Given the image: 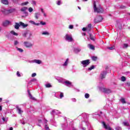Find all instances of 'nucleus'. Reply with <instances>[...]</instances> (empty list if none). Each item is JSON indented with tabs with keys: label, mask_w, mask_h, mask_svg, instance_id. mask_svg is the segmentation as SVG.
<instances>
[{
	"label": "nucleus",
	"mask_w": 130,
	"mask_h": 130,
	"mask_svg": "<svg viewBox=\"0 0 130 130\" xmlns=\"http://www.w3.org/2000/svg\"><path fill=\"white\" fill-rule=\"evenodd\" d=\"M87 31V28H86V27H83V28H82V31Z\"/></svg>",
	"instance_id": "59"
},
{
	"label": "nucleus",
	"mask_w": 130,
	"mask_h": 130,
	"mask_svg": "<svg viewBox=\"0 0 130 130\" xmlns=\"http://www.w3.org/2000/svg\"><path fill=\"white\" fill-rule=\"evenodd\" d=\"M63 85L67 86V87H73V83L69 80H65Z\"/></svg>",
	"instance_id": "8"
},
{
	"label": "nucleus",
	"mask_w": 130,
	"mask_h": 130,
	"mask_svg": "<svg viewBox=\"0 0 130 130\" xmlns=\"http://www.w3.org/2000/svg\"><path fill=\"white\" fill-rule=\"evenodd\" d=\"M10 21L9 20H6L3 22V26L4 27H7V26H9L10 25Z\"/></svg>",
	"instance_id": "22"
},
{
	"label": "nucleus",
	"mask_w": 130,
	"mask_h": 130,
	"mask_svg": "<svg viewBox=\"0 0 130 130\" xmlns=\"http://www.w3.org/2000/svg\"><path fill=\"white\" fill-rule=\"evenodd\" d=\"M30 83H37V79L36 78H34L30 80L29 84Z\"/></svg>",
	"instance_id": "30"
},
{
	"label": "nucleus",
	"mask_w": 130,
	"mask_h": 130,
	"mask_svg": "<svg viewBox=\"0 0 130 130\" xmlns=\"http://www.w3.org/2000/svg\"><path fill=\"white\" fill-rule=\"evenodd\" d=\"M2 119H3V121H7V120H6V119L5 118V117H3V118H2Z\"/></svg>",
	"instance_id": "60"
},
{
	"label": "nucleus",
	"mask_w": 130,
	"mask_h": 130,
	"mask_svg": "<svg viewBox=\"0 0 130 130\" xmlns=\"http://www.w3.org/2000/svg\"><path fill=\"white\" fill-rule=\"evenodd\" d=\"M39 16H40V14H39V13H35V17L36 19H37V20H38V18H39Z\"/></svg>",
	"instance_id": "32"
},
{
	"label": "nucleus",
	"mask_w": 130,
	"mask_h": 130,
	"mask_svg": "<svg viewBox=\"0 0 130 130\" xmlns=\"http://www.w3.org/2000/svg\"><path fill=\"white\" fill-rule=\"evenodd\" d=\"M20 122L21 123H22V124H25V122L24 121L22 122V120H20Z\"/></svg>",
	"instance_id": "61"
},
{
	"label": "nucleus",
	"mask_w": 130,
	"mask_h": 130,
	"mask_svg": "<svg viewBox=\"0 0 130 130\" xmlns=\"http://www.w3.org/2000/svg\"><path fill=\"white\" fill-rule=\"evenodd\" d=\"M11 34H12V35H14L15 36H18V34L15 32L14 30H12L10 32Z\"/></svg>",
	"instance_id": "33"
},
{
	"label": "nucleus",
	"mask_w": 130,
	"mask_h": 130,
	"mask_svg": "<svg viewBox=\"0 0 130 130\" xmlns=\"http://www.w3.org/2000/svg\"><path fill=\"white\" fill-rule=\"evenodd\" d=\"M51 114L52 115H57V114H60V112L57 110H54L52 111Z\"/></svg>",
	"instance_id": "15"
},
{
	"label": "nucleus",
	"mask_w": 130,
	"mask_h": 130,
	"mask_svg": "<svg viewBox=\"0 0 130 130\" xmlns=\"http://www.w3.org/2000/svg\"><path fill=\"white\" fill-rule=\"evenodd\" d=\"M89 37L91 40H92V41H94V40H95V37L94 36H92V34H89Z\"/></svg>",
	"instance_id": "31"
},
{
	"label": "nucleus",
	"mask_w": 130,
	"mask_h": 130,
	"mask_svg": "<svg viewBox=\"0 0 130 130\" xmlns=\"http://www.w3.org/2000/svg\"><path fill=\"white\" fill-rule=\"evenodd\" d=\"M69 29H73L74 28V26L73 25H70L69 26Z\"/></svg>",
	"instance_id": "55"
},
{
	"label": "nucleus",
	"mask_w": 130,
	"mask_h": 130,
	"mask_svg": "<svg viewBox=\"0 0 130 130\" xmlns=\"http://www.w3.org/2000/svg\"><path fill=\"white\" fill-rule=\"evenodd\" d=\"M28 12H29V13H32V12H33V8H32V7L29 8Z\"/></svg>",
	"instance_id": "47"
},
{
	"label": "nucleus",
	"mask_w": 130,
	"mask_h": 130,
	"mask_svg": "<svg viewBox=\"0 0 130 130\" xmlns=\"http://www.w3.org/2000/svg\"><path fill=\"white\" fill-rule=\"evenodd\" d=\"M85 125H87V126H89V122H86V120L82 121L80 126L82 128L83 130H86V128L84 127Z\"/></svg>",
	"instance_id": "9"
},
{
	"label": "nucleus",
	"mask_w": 130,
	"mask_h": 130,
	"mask_svg": "<svg viewBox=\"0 0 130 130\" xmlns=\"http://www.w3.org/2000/svg\"><path fill=\"white\" fill-rule=\"evenodd\" d=\"M94 68L95 67H94V66H92L91 67L88 68V71H92V70L94 69Z\"/></svg>",
	"instance_id": "46"
},
{
	"label": "nucleus",
	"mask_w": 130,
	"mask_h": 130,
	"mask_svg": "<svg viewBox=\"0 0 130 130\" xmlns=\"http://www.w3.org/2000/svg\"><path fill=\"white\" fill-rule=\"evenodd\" d=\"M16 75L17 77H21V74H20V72L19 71L17 72Z\"/></svg>",
	"instance_id": "52"
},
{
	"label": "nucleus",
	"mask_w": 130,
	"mask_h": 130,
	"mask_svg": "<svg viewBox=\"0 0 130 130\" xmlns=\"http://www.w3.org/2000/svg\"><path fill=\"white\" fill-rule=\"evenodd\" d=\"M124 8H125V7L124 6H121V9H124Z\"/></svg>",
	"instance_id": "63"
},
{
	"label": "nucleus",
	"mask_w": 130,
	"mask_h": 130,
	"mask_svg": "<svg viewBox=\"0 0 130 130\" xmlns=\"http://www.w3.org/2000/svg\"><path fill=\"white\" fill-rule=\"evenodd\" d=\"M36 75H37L36 73H32V74H31V77H32V78H34V77H36Z\"/></svg>",
	"instance_id": "54"
},
{
	"label": "nucleus",
	"mask_w": 130,
	"mask_h": 130,
	"mask_svg": "<svg viewBox=\"0 0 130 130\" xmlns=\"http://www.w3.org/2000/svg\"><path fill=\"white\" fill-rule=\"evenodd\" d=\"M69 62H70V59L69 58H67L63 63L62 64V67H63V68H67L69 65Z\"/></svg>",
	"instance_id": "13"
},
{
	"label": "nucleus",
	"mask_w": 130,
	"mask_h": 130,
	"mask_svg": "<svg viewBox=\"0 0 130 130\" xmlns=\"http://www.w3.org/2000/svg\"><path fill=\"white\" fill-rule=\"evenodd\" d=\"M46 88H50V87H51V85H50V84H46Z\"/></svg>",
	"instance_id": "51"
},
{
	"label": "nucleus",
	"mask_w": 130,
	"mask_h": 130,
	"mask_svg": "<svg viewBox=\"0 0 130 130\" xmlns=\"http://www.w3.org/2000/svg\"><path fill=\"white\" fill-rule=\"evenodd\" d=\"M47 121H48L47 120H46V119L44 120L45 123H47Z\"/></svg>",
	"instance_id": "62"
},
{
	"label": "nucleus",
	"mask_w": 130,
	"mask_h": 130,
	"mask_svg": "<svg viewBox=\"0 0 130 130\" xmlns=\"http://www.w3.org/2000/svg\"><path fill=\"white\" fill-rule=\"evenodd\" d=\"M87 46L88 48H89V49H91L92 50H95V46H94V45L91 44H89Z\"/></svg>",
	"instance_id": "20"
},
{
	"label": "nucleus",
	"mask_w": 130,
	"mask_h": 130,
	"mask_svg": "<svg viewBox=\"0 0 130 130\" xmlns=\"http://www.w3.org/2000/svg\"><path fill=\"white\" fill-rule=\"evenodd\" d=\"M102 124H103L104 128L107 130H113V129L110 127V126L108 124H106L105 122H102Z\"/></svg>",
	"instance_id": "11"
},
{
	"label": "nucleus",
	"mask_w": 130,
	"mask_h": 130,
	"mask_svg": "<svg viewBox=\"0 0 130 130\" xmlns=\"http://www.w3.org/2000/svg\"><path fill=\"white\" fill-rule=\"evenodd\" d=\"M128 47V45L127 44H124L123 45V48H127Z\"/></svg>",
	"instance_id": "40"
},
{
	"label": "nucleus",
	"mask_w": 130,
	"mask_h": 130,
	"mask_svg": "<svg viewBox=\"0 0 130 130\" xmlns=\"http://www.w3.org/2000/svg\"><path fill=\"white\" fill-rule=\"evenodd\" d=\"M60 95H59V99H62V98H63V92H60Z\"/></svg>",
	"instance_id": "34"
},
{
	"label": "nucleus",
	"mask_w": 130,
	"mask_h": 130,
	"mask_svg": "<svg viewBox=\"0 0 130 130\" xmlns=\"http://www.w3.org/2000/svg\"><path fill=\"white\" fill-rule=\"evenodd\" d=\"M20 23H18V22H16L15 23V26H14V28H15V29H19V28H20Z\"/></svg>",
	"instance_id": "25"
},
{
	"label": "nucleus",
	"mask_w": 130,
	"mask_h": 130,
	"mask_svg": "<svg viewBox=\"0 0 130 130\" xmlns=\"http://www.w3.org/2000/svg\"><path fill=\"white\" fill-rule=\"evenodd\" d=\"M84 96L85 98H86V99H88L89 97H90V95L88 93H85Z\"/></svg>",
	"instance_id": "41"
},
{
	"label": "nucleus",
	"mask_w": 130,
	"mask_h": 130,
	"mask_svg": "<svg viewBox=\"0 0 130 130\" xmlns=\"http://www.w3.org/2000/svg\"><path fill=\"white\" fill-rule=\"evenodd\" d=\"M2 4H4V5H8L9 4V1L8 0H2L1 1Z\"/></svg>",
	"instance_id": "29"
},
{
	"label": "nucleus",
	"mask_w": 130,
	"mask_h": 130,
	"mask_svg": "<svg viewBox=\"0 0 130 130\" xmlns=\"http://www.w3.org/2000/svg\"><path fill=\"white\" fill-rule=\"evenodd\" d=\"M29 4V2H26L21 4V6H27Z\"/></svg>",
	"instance_id": "43"
},
{
	"label": "nucleus",
	"mask_w": 130,
	"mask_h": 130,
	"mask_svg": "<svg viewBox=\"0 0 130 130\" xmlns=\"http://www.w3.org/2000/svg\"><path fill=\"white\" fill-rule=\"evenodd\" d=\"M91 27H92V24H89L88 25V26L86 27L87 32H89L90 31V30H91Z\"/></svg>",
	"instance_id": "27"
},
{
	"label": "nucleus",
	"mask_w": 130,
	"mask_h": 130,
	"mask_svg": "<svg viewBox=\"0 0 130 130\" xmlns=\"http://www.w3.org/2000/svg\"><path fill=\"white\" fill-rule=\"evenodd\" d=\"M108 49H109L110 50H113V49H115V47L112 46L110 47H108Z\"/></svg>",
	"instance_id": "39"
},
{
	"label": "nucleus",
	"mask_w": 130,
	"mask_h": 130,
	"mask_svg": "<svg viewBox=\"0 0 130 130\" xmlns=\"http://www.w3.org/2000/svg\"><path fill=\"white\" fill-rule=\"evenodd\" d=\"M60 4H61L60 1H57L56 2V4L57 5V6H60Z\"/></svg>",
	"instance_id": "49"
},
{
	"label": "nucleus",
	"mask_w": 130,
	"mask_h": 130,
	"mask_svg": "<svg viewBox=\"0 0 130 130\" xmlns=\"http://www.w3.org/2000/svg\"><path fill=\"white\" fill-rule=\"evenodd\" d=\"M28 62H29V63H37V64H41V63H42V61L39 59H34L28 60Z\"/></svg>",
	"instance_id": "5"
},
{
	"label": "nucleus",
	"mask_w": 130,
	"mask_h": 130,
	"mask_svg": "<svg viewBox=\"0 0 130 130\" xmlns=\"http://www.w3.org/2000/svg\"><path fill=\"white\" fill-rule=\"evenodd\" d=\"M98 87L100 91H101V92L106 93L107 94H109V93H111V90H110V89H107L103 86H99Z\"/></svg>",
	"instance_id": "3"
},
{
	"label": "nucleus",
	"mask_w": 130,
	"mask_h": 130,
	"mask_svg": "<svg viewBox=\"0 0 130 130\" xmlns=\"http://www.w3.org/2000/svg\"><path fill=\"white\" fill-rule=\"evenodd\" d=\"M31 4H32L34 6H36V1H31Z\"/></svg>",
	"instance_id": "50"
},
{
	"label": "nucleus",
	"mask_w": 130,
	"mask_h": 130,
	"mask_svg": "<svg viewBox=\"0 0 130 130\" xmlns=\"http://www.w3.org/2000/svg\"><path fill=\"white\" fill-rule=\"evenodd\" d=\"M121 127H119V126H117L116 127V130H121Z\"/></svg>",
	"instance_id": "56"
},
{
	"label": "nucleus",
	"mask_w": 130,
	"mask_h": 130,
	"mask_svg": "<svg viewBox=\"0 0 130 130\" xmlns=\"http://www.w3.org/2000/svg\"><path fill=\"white\" fill-rule=\"evenodd\" d=\"M7 10L3 9L1 10V12H2V13H4L5 15H7Z\"/></svg>",
	"instance_id": "37"
},
{
	"label": "nucleus",
	"mask_w": 130,
	"mask_h": 130,
	"mask_svg": "<svg viewBox=\"0 0 130 130\" xmlns=\"http://www.w3.org/2000/svg\"><path fill=\"white\" fill-rule=\"evenodd\" d=\"M64 38L66 41H68V42H73L74 39H73V36L71 34H67Z\"/></svg>",
	"instance_id": "2"
},
{
	"label": "nucleus",
	"mask_w": 130,
	"mask_h": 130,
	"mask_svg": "<svg viewBox=\"0 0 130 130\" xmlns=\"http://www.w3.org/2000/svg\"><path fill=\"white\" fill-rule=\"evenodd\" d=\"M91 59L94 61H96V60H97L98 57L96 56H92L91 57Z\"/></svg>",
	"instance_id": "38"
},
{
	"label": "nucleus",
	"mask_w": 130,
	"mask_h": 130,
	"mask_svg": "<svg viewBox=\"0 0 130 130\" xmlns=\"http://www.w3.org/2000/svg\"><path fill=\"white\" fill-rule=\"evenodd\" d=\"M107 74V72L106 71H103L101 73L100 78L102 79V80H103L106 77V75Z\"/></svg>",
	"instance_id": "14"
},
{
	"label": "nucleus",
	"mask_w": 130,
	"mask_h": 130,
	"mask_svg": "<svg viewBox=\"0 0 130 130\" xmlns=\"http://www.w3.org/2000/svg\"><path fill=\"white\" fill-rule=\"evenodd\" d=\"M102 16H98L94 19V23H100L102 21Z\"/></svg>",
	"instance_id": "12"
},
{
	"label": "nucleus",
	"mask_w": 130,
	"mask_h": 130,
	"mask_svg": "<svg viewBox=\"0 0 130 130\" xmlns=\"http://www.w3.org/2000/svg\"><path fill=\"white\" fill-rule=\"evenodd\" d=\"M42 35H45L46 36H48L49 35V32L47 31H43L41 33Z\"/></svg>",
	"instance_id": "24"
},
{
	"label": "nucleus",
	"mask_w": 130,
	"mask_h": 130,
	"mask_svg": "<svg viewBox=\"0 0 130 130\" xmlns=\"http://www.w3.org/2000/svg\"><path fill=\"white\" fill-rule=\"evenodd\" d=\"M123 124L124 125H125V126H128V125H129V123H128L127 122H123Z\"/></svg>",
	"instance_id": "36"
},
{
	"label": "nucleus",
	"mask_w": 130,
	"mask_h": 130,
	"mask_svg": "<svg viewBox=\"0 0 130 130\" xmlns=\"http://www.w3.org/2000/svg\"><path fill=\"white\" fill-rule=\"evenodd\" d=\"M40 10L42 14H43V17H44L45 18H46V17H47V14L45 13V11H44V10H43V9L42 8H40Z\"/></svg>",
	"instance_id": "19"
},
{
	"label": "nucleus",
	"mask_w": 130,
	"mask_h": 130,
	"mask_svg": "<svg viewBox=\"0 0 130 130\" xmlns=\"http://www.w3.org/2000/svg\"><path fill=\"white\" fill-rule=\"evenodd\" d=\"M24 46L25 47H26V48H32L33 47V43L28 42V41H25L23 42Z\"/></svg>",
	"instance_id": "4"
},
{
	"label": "nucleus",
	"mask_w": 130,
	"mask_h": 130,
	"mask_svg": "<svg viewBox=\"0 0 130 130\" xmlns=\"http://www.w3.org/2000/svg\"><path fill=\"white\" fill-rule=\"evenodd\" d=\"M19 44V42L18 41H14V45H18Z\"/></svg>",
	"instance_id": "53"
},
{
	"label": "nucleus",
	"mask_w": 130,
	"mask_h": 130,
	"mask_svg": "<svg viewBox=\"0 0 130 130\" xmlns=\"http://www.w3.org/2000/svg\"><path fill=\"white\" fill-rule=\"evenodd\" d=\"M23 37L27 38V39H30L31 36H32V33L30 31H26L23 34Z\"/></svg>",
	"instance_id": "7"
},
{
	"label": "nucleus",
	"mask_w": 130,
	"mask_h": 130,
	"mask_svg": "<svg viewBox=\"0 0 130 130\" xmlns=\"http://www.w3.org/2000/svg\"><path fill=\"white\" fill-rule=\"evenodd\" d=\"M27 10H28V8L23 7L21 9L20 11H21V12H24V13L26 14V15L27 16L28 13L26 12V11H27Z\"/></svg>",
	"instance_id": "18"
},
{
	"label": "nucleus",
	"mask_w": 130,
	"mask_h": 130,
	"mask_svg": "<svg viewBox=\"0 0 130 130\" xmlns=\"http://www.w3.org/2000/svg\"><path fill=\"white\" fill-rule=\"evenodd\" d=\"M45 127L46 129L49 130V127L47 126V125H45Z\"/></svg>",
	"instance_id": "58"
},
{
	"label": "nucleus",
	"mask_w": 130,
	"mask_h": 130,
	"mask_svg": "<svg viewBox=\"0 0 130 130\" xmlns=\"http://www.w3.org/2000/svg\"><path fill=\"white\" fill-rule=\"evenodd\" d=\"M71 100L73 102H76L77 101V100L75 98L72 99Z\"/></svg>",
	"instance_id": "57"
},
{
	"label": "nucleus",
	"mask_w": 130,
	"mask_h": 130,
	"mask_svg": "<svg viewBox=\"0 0 130 130\" xmlns=\"http://www.w3.org/2000/svg\"><path fill=\"white\" fill-rule=\"evenodd\" d=\"M40 24L41 25H43V26H45V25H46V22L44 21H41Z\"/></svg>",
	"instance_id": "45"
},
{
	"label": "nucleus",
	"mask_w": 130,
	"mask_h": 130,
	"mask_svg": "<svg viewBox=\"0 0 130 130\" xmlns=\"http://www.w3.org/2000/svg\"><path fill=\"white\" fill-rule=\"evenodd\" d=\"M16 50L17 51H19V52H23L24 51V50L22 48H18V47H16Z\"/></svg>",
	"instance_id": "28"
},
{
	"label": "nucleus",
	"mask_w": 130,
	"mask_h": 130,
	"mask_svg": "<svg viewBox=\"0 0 130 130\" xmlns=\"http://www.w3.org/2000/svg\"><path fill=\"white\" fill-rule=\"evenodd\" d=\"M120 101L121 103H122V104H125V103H126V102H125V100H124V98L121 99Z\"/></svg>",
	"instance_id": "35"
},
{
	"label": "nucleus",
	"mask_w": 130,
	"mask_h": 130,
	"mask_svg": "<svg viewBox=\"0 0 130 130\" xmlns=\"http://www.w3.org/2000/svg\"><path fill=\"white\" fill-rule=\"evenodd\" d=\"M121 80L122 82H125V80H126V79L125 78V77H124V76H122L121 78Z\"/></svg>",
	"instance_id": "42"
},
{
	"label": "nucleus",
	"mask_w": 130,
	"mask_h": 130,
	"mask_svg": "<svg viewBox=\"0 0 130 130\" xmlns=\"http://www.w3.org/2000/svg\"><path fill=\"white\" fill-rule=\"evenodd\" d=\"M80 63H81L82 65H83V67L85 68L87 66H89V64H90V60L87 59L85 60H82L80 61Z\"/></svg>",
	"instance_id": "6"
},
{
	"label": "nucleus",
	"mask_w": 130,
	"mask_h": 130,
	"mask_svg": "<svg viewBox=\"0 0 130 130\" xmlns=\"http://www.w3.org/2000/svg\"><path fill=\"white\" fill-rule=\"evenodd\" d=\"M74 51L75 53H79L81 51V48H74Z\"/></svg>",
	"instance_id": "23"
},
{
	"label": "nucleus",
	"mask_w": 130,
	"mask_h": 130,
	"mask_svg": "<svg viewBox=\"0 0 130 130\" xmlns=\"http://www.w3.org/2000/svg\"><path fill=\"white\" fill-rule=\"evenodd\" d=\"M55 79L58 81V83H60L61 84H63L64 83V81L66 79L59 77H55Z\"/></svg>",
	"instance_id": "10"
},
{
	"label": "nucleus",
	"mask_w": 130,
	"mask_h": 130,
	"mask_svg": "<svg viewBox=\"0 0 130 130\" xmlns=\"http://www.w3.org/2000/svg\"><path fill=\"white\" fill-rule=\"evenodd\" d=\"M16 110H17L18 114L22 115V113H23V110H22V109H21L19 107H16Z\"/></svg>",
	"instance_id": "17"
},
{
	"label": "nucleus",
	"mask_w": 130,
	"mask_h": 130,
	"mask_svg": "<svg viewBox=\"0 0 130 130\" xmlns=\"http://www.w3.org/2000/svg\"><path fill=\"white\" fill-rule=\"evenodd\" d=\"M27 93L29 95V99H31V100H34V101L36 100V99H35V98H34L33 96H32V94H31V93L30 92V90H28Z\"/></svg>",
	"instance_id": "16"
},
{
	"label": "nucleus",
	"mask_w": 130,
	"mask_h": 130,
	"mask_svg": "<svg viewBox=\"0 0 130 130\" xmlns=\"http://www.w3.org/2000/svg\"><path fill=\"white\" fill-rule=\"evenodd\" d=\"M82 116L83 117V119L86 120V119L87 118V115L85 113L82 114Z\"/></svg>",
	"instance_id": "44"
},
{
	"label": "nucleus",
	"mask_w": 130,
	"mask_h": 130,
	"mask_svg": "<svg viewBox=\"0 0 130 130\" xmlns=\"http://www.w3.org/2000/svg\"><path fill=\"white\" fill-rule=\"evenodd\" d=\"M29 23L32 24V25H35L36 26H39V25H40V23H36L34 22V21L32 20L29 21Z\"/></svg>",
	"instance_id": "26"
},
{
	"label": "nucleus",
	"mask_w": 130,
	"mask_h": 130,
	"mask_svg": "<svg viewBox=\"0 0 130 130\" xmlns=\"http://www.w3.org/2000/svg\"><path fill=\"white\" fill-rule=\"evenodd\" d=\"M98 3H96L94 1L93 2V11L94 13H98L100 14L101 13H103V9L101 8V6L100 4H98Z\"/></svg>",
	"instance_id": "1"
},
{
	"label": "nucleus",
	"mask_w": 130,
	"mask_h": 130,
	"mask_svg": "<svg viewBox=\"0 0 130 130\" xmlns=\"http://www.w3.org/2000/svg\"><path fill=\"white\" fill-rule=\"evenodd\" d=\"M7 12V15H8V14H10V13H12L13 12V10H9L6 11Z\"/></svg>",
	"instance_id": "48"
},
{
	"label": "nucleus",
	"mask_w": 130,
	"mask_h": 130,
	"mask_svg": "<svg viewBox=\"0 0 130 130\" xmlns=\"http://www.w3.org/2000/svg\"><path fill=\"white\" fill-rule=\"evenodd\" d=\"M9 130H13V127H11L9 128Z\"/></svg>",
	"instance_id": "64"
},
{
	"label": "nucleus",
	"mask_w": 130,
	"mask_h": 130,
	"mask_svg": "<svg viewBox=\"0 0 130 130\" xmlns=\"http://www.w3.org/2000/svg\"><path fill=\"white\" fill-rule=\"evenodd\" d=\"M19 24H20V26H21L22 27H23V28H26V27H28V24H25V23H24L22 22H20Z\"/></svg>",
	"instance_id": "21"
}]
</instances>
